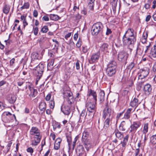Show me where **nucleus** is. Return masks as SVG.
Returning a JSON list of instances; mask_svg holds the SVG:
<instances>
[{"mask_svg": "<svg viewBox=\"0 0 156 156\" xmlns=\"http://www.w3.org/2000/svg\"><path fill=\"white\" fill-rule=\"evenodd\" d=\"M118 0H111V3L114 6L116 5Z\"/></svg>", "mask_w": 156, "mask_h": 156, "instance_id": "57", "label": "nucleus"}, {"mask_svg": "<svg viewBox=\"0 0 156 156\" xmlns=\"http://www.w3.org/2000/svg\"><path fill=\"white\" fill-rule=\"evenodd\" d=\"M135 64L133 62H131L128 66V69L131 70L134 67Z\"/></svg>", "mask_w": 156, "mask_h": 156, "instance_id": "44", "label": "nucleus"}, {"mask_svg": "<svg viewBox=\"0 0 156 156\" xmlns=\"http://www.w3.org/2000/svg\"><path fill=\"white\" fill-rule=\"evenodd\" d=\"M114 133L116 137L119 140H121L123 137V135L118 130H115Z\"/></svg>", "mask_w": 156, "mask_h": 156, "instance_id": "29", "label": "nucleus"}, {"mask_svg": "<svg viewBox=\"0 0 156 156\" xmlns=\"http://www.w3.org/2000/svg\"><path fill=\"white\" fill-rule=\"evenodd\" d=\"M66 137L67 141L68 142L69 147L70 148L71 146L72 138L70 133H67L66 134Z\"/></svg>", "mask_w": 156, "mask_h": 156, "instance_id": "31", "label": "nucleus"}, {"mask_svg": "<svg viewBox=\"0 0 156 156\" xmlns=\"http://www.w3.org/2000/svg\"><path fill=\"white\" fill-rule=\"evenodd\" d=\"M25 83V82L22 80H19L17 82V85L19 86H21L22 85H23Z\"/></svg>", "mask_w": 156, "mask_h": 156, "instance_id": "49", "label": "nucleus"}, {"mask_svg": "<svg viewBox=\"0 0 156 156\" xmlns=\"http://www.w3.org/2000/svg\"><path fill=\"white\" fill-rule=\"evenodd\" d=\"M28 89L26 91L27 97L29 99L31 100L32 98H35L37 95V90L31 87L30 85L28 86Z\"/></svg>", "mask_w": 156, "mask_h": 156, "instance_id": "5", "label": "nucleus"}, {"mask_svg": "<svg viewBox=\"0 0 156 156\" xmlns=\"http://www.w3.org/2000/svg\"><path fill=\"white\" fill-rule=\"evenodd\" d=\"M97 102H87L86 107L89 112L94 113L96 110Z\"/></svg>", "mask_w": 156, "mask_h": 156, "instance_id": "7", "label": "nucleus"}, {"mask_svg": "<svg viewBox=\"0 0 156 156\" xmlns=\"http://www.w3.org/2000/svg\"><path fill=\"white\" fill-rule=\"evenodd\" d=\"M44 68V64L43 62L39 63L36 67H35V73L38 80L41 78L42 76Z\"/></svg>", "mask_w": 156, "mask_h": 156, "instance_id": "4", "label": "nucleus"}, {"mask_svg": "<svg viewBox=\"0 0 156 156\" xmlns=\"http://www.w3.org/2000/svg\"><path fill=\"white\" fill-rule=\"evenodd\" d=\"M124 111L125 110H124L122 112H120L119 113H118L117 115L116 118H120L122 115L123 113H124Z\"/></svg>", "mask_w": 156, "mask_h": 156, "instance_id": "60", "label": "nucleus"}, {"mask_svg": "<svg viewBox=\"0 0 156 156\" xmlns=\"http://www.w3.org/2000/svg\"><path fill=\"white\" fill-rule=\"evenodd\" d=\"M55 103L54 101H51L49 102V106L52 109H53L54 107Z\"/></svg>", "mask_w": 156, "mask_h": 156, "instance_id": "46", "label": "nucleus"}, {"mask_svg": "<svg viewBox=\"0 0 156 156\" xmlns=\"http://www.w3.org/2000/svg\"><path fill=\"white\" fill-rule=\"evenodd\" d=\"M38 29V27H36L34 28V33L35 35H37V34Z\"/></svg>", "mask_w": 156, "mask_h": 156, "instance_id": "53", "label": "nucleus"}, {"mask_svg": "<svg viewBox=\"0 0 156 156\" xmlns=\"http://www.w3.org/2000/svg\"><path fill=\"white\" fill-rule=\"evenodd\" d=\"M116 72V69L107 68L106 73L109 76H112L114 75Z\"/></svg>", "mask_w": 156, "mask_h": 156, "instance_id": "16", "label": "nucleus"}, {"mask_svg": "<svg viewBox=\"0 0 156 156\" xmlns=\"http://www.w3.org/2000/svg\"><path fill=\"white\" fill-rule=\"evenodd\" d=\"M151 18V16L150 15H147L146 18V19H145L146 21L147 22L149 21L150 20Z\"/></svg>", "mask_w": 156, "mask_h": 156, "instance_id": "62", "label": "nucleus"}, {"mask_svg": "<svg viewBox=\"0 0 156 156\" xmlns=\"http://www.w3.org/2000/svg\"><path fill=\"white\" fill-rule=\"evenodd\" d=\"M5 104L2 102L0 101V108L2 110L5 108Z\"/></svg>", "mask_w": 156, "mask_h": 156, "instance_id": "48", "label": "nucleus"}, {"mask_svg": "<svg viewBox=\"0 0 156 156\" xmlns=\"http://www.w3.org/2000/svg\"><path fill=\"white\" fill-rule=\"evenodd\" d=\"M87 115V112H86V111L85 109H83L80 115V118L79 121L81 122L82 120H81V119L83 118H84L85 116Z\"/></svg>", "mask_w": 156, "mask_h": 156, "instance_id": "37", "label": "nucleus"}, {"mask_svg": "<svg viewBox=\"0 0 156 156\" xmlns=\"http://www.w3.org/2000/svg\"><path fill=\"white\" fill-rule=\"evenodd\" d=\"M89 134L88 132L85 131L83 133L82 139V143L87 151L92 147L90 140L88 139Z\"/></svg>", "mask_w": 156, "mask_h": 156, "instance_id": "3", "label": "nucleus"}, {"mask_svg": "<svg viewBox=\"0 0 156 156\" xmlns=\"http://www.w3.org/2000/svg\"><path fill=\"white\" fill-rule=\"evenodd\" d=\"M150 54L154 58L156 57V41L154 45V49H152L150 51Z\"/></svg>", "mask_w": 156, "mask_h": 156, "instance_id": "30", "label": "nucleus"}, {"mask_svg": "<svg viewBox=\"0 0 156 156\" xmlns=\"http://www.w3.org/2000/svg\"><path fill=\"white\" fill-rule=\"evenodd\" d=\"M64 98H67V101L68 104L71 105L73 102V98L72 96V93L69 91H67L63 93Z\"/></svg>", "mask_w": 156, "mask_h": 156, "instance_id": "8", "label": "nucleus"}, {"mask_svg": "<svg viewBox=\"0 0 156 156\" xmlns=\"http://www.w3.org/2000/svg\"><path fill=\"white\" fill-rule=\"evenodd\" d=\"M103 26L101 22H98L94 23L91 27V32L93 35L96 36L102 34L103 31Z\"/></svg>", "mask_w": 156, "mask_h": 156, "instance_id": "2", "label": "nucleus"}, {"mask_svg": "<svg viewBox=\"0 0 156 156\" xmlns=\"http://www.w3.org/2000/svg\"><path fill=\"white\" fill-rule=\"evenodd\" d=\"M76 68L77 70L79 69L80 68V64L79 63V61L77 60L76 64Z\"/></svg>", "mask_w": 156, "mask_h": 156, "instance_id": "59", "label": "nucleus"}, {"mask_svg": "<svg viewBox=\"0 0 156 156\" xmlns=\"http://www.w3.org/2000/svg\"><path fill=\"white\" fill-rule=\"evenodd\" d=\"M100 53L98 52L93 54L91 57V61L92 62H97L100 57Z\"/></svg>", "mask_w": 156, "mask_h": 156, "instance_id": "18", "label": "nucleus"}, {"mask_svg": "<svg viewBox=\"0 0 156 156\" xmlns=\"http://www.w3.org/2000/svg\"><path fill=\"white\" fill-rule=\"evenodd\" d=\"M87 95L89 97H92L93 100H94V101L97 102V96L96 91L91 89H90L88 91Z\"/></svg>", "mask_w": 156, "mask_h": 156, "instance_id": "13", "label": "nucleus"}, {"mask_svg": "<svg viewBox=\"0 0 156 156\" xmlns=\"http://www.w3.org/2000/svg\"><path fill=\"white\" fill-rule=\"evenodd\" d=\"M43 21H48L49 20V17L47 16H44L42 18Z\"/></svg>", "mask_w": 156, "mask_h": 156, "instance_id": "58", "label": "nucleus"}, {"mask_svg": "<svg viewBox=\"0 0 156 156\" xmlns=\"http://www.w3.org/2000/svg\"><path fill=\"white\" fill-rule=\"evenodd\" d=\"M48 27L47 26H44L41 30V32L43 33H46L48 31Z\"/></svg>", "mask_w": 156, "mask_h": 156, "instance_id": "43", "label": "nucleus"}, {"mask_svg": "<svg viewBox=\"0 0 156 156\" xmlns=\"http://www.w3.org/2000/svg\"><path fill=\"white\" fill-rule=\"evenodd\" d=\"M37 61L34 60H32L30 63V66L32 67L31 69H35V67L37 66L39 63V62H37Z\"/></svg>", "mask_w": 156, "mask_h": 156, "instance_id": "32", "label": "nucleus"}, {"mask_svg": "<svg viewBox=\"0 0 156 156\" xmlns=\"http://www.w3.org/2000/svg\"><path fill=\"white\" fill-rule=\"evenodd\" d=\"M151 0H148L147 3L145 4L144 5V7L146 9H148L150 8L151 4Z\"/></svg>", "mask_w": 156, "mask_h": 156, "instance_id": "42", "label": "nucleus"}, {"mask_svg": "<svg viewBox=\"0 0 156 156\" xmlns=\"http://www.w3.org/2000/svg\"><path fill=\"white\" fill-rule=\"evenodd\" d=\"M12 142H10L6 146L7 152H8L9 150H10V147L12 145Z\"/></svg>", "mask_w": 156, "mask_h": 156, "instance_id": "54", "label": "nucleus"}, {"mask_svg": "<svg viewBox=\"0 0 156 156\" xmlns=\"http://www.w3.org/2000/svg\"><path fill=\"white\" fill-rule=\"evenodd\" d=\"M148 125L147 123L144 124L143 129L142 131L143 133L144 134H146L148 131Z\"/></svg>", "mask_w": 156, "mask_h": 156, "instance_id": "36", "label": "nucleus"}, {"mask_svg": "<svg viewBox=\"0 0 156 156\" xmlns=\"http://www.w3.org/2000/svg\"><path fill=\"white\" fill-rule=\"evenodd\" d=\"M38 15V12L36 10H34L33 12V16L34 17H37Z\"/></svg>", "mask_w": 156, "mask_h": 156, "instance_id": "64", "label": "nucleus"}, {"mask_svg": "<svg viewBox=\"0 0 156 156\" xmlns=\"http://www.w3.org/2000/svg\"><path fill=\"white\" fill-rule=\"evenodd\" d=\"M107 68L116 69V63L115 62L112 61L110 62L107 66Z\"/></svg>", "mask_w": 156, "mask_h": 156, "instance_id": "28", "label": "nucleus"}, {"mask_svg": "<svg viewBox=\"0 0 156 156\" xmlns=\"http://www.w3.org/2000/svg\"><path fill=\"white\" fill-rule=\"evenodd\" d=\"M132 110V109L131 108L127 109L124 114L123 118L126 119H129L130 117Z\"/></svg>", "mask_w": 156, "mask_h": 156, "instance_id": "24", "label": "nucleus"}, {"mask_svg": "<svg viewBox=\"0 0 156 156\" xmlns=\"http://www.w3.org/2000/svg\"><path fill=\"white\" fill-rule=\"evenodd\" d=\"M125 122L123 121L122 122L120 125L119 126V129L120 131H124L125 130V128L124 127Z\"/></svg>", "mask_w": 156, "mask_h": 156, "instance_id": "39", "label": "nucleus"}, {"mask_svg": "<svg viewBox=\"0 0 156 156\" xmlns=\"http://www.w3.org/2000/svg\"><path fill=\"white\" fill-rule=\"evenodd\" d=\"M76 152L77 154H86L84 147L82 145L78 146Z\"/></svg>", "mask_w": 156, "mask_h": 156, "instance_id": "15", "label": "nucleus"}, {"mask_svg": "<svg viewBox=\"0 0 156 156\" xmlns=\"http://www.w3.org/2000/svg\"><path fill=\"white\" fill-rule=\"evenodd\" d=\"M29 6L30 4L28 2H25L24 4L21 7V10H22L24 9H27L29 8Z\"/></svg>", "mask_w": 156, "mask_h": 156, "instance_id": "40", "label": "nucleus"}, {"mask_svg": "<svg viewBox=\"0 0 156 156\" xmlns=\"http://www.w3.org/2000/svg\"><path fill=\"white\" fill-rule=\"evenodd\" d=\"M134 30L132 28H129L126 31L122 37L123 44L129 46L133 44L136 41V35H134Z\"/></svg>", "mask_w": 156, "mask_h": 156, "instance_id": "1", "label": "nucleus"}, {"mask_svg": "<svg viewBox=\"0 0 156 156\" xmlns=\"http://www.w3.org/2000/svg\"><path fill=\"white\" fill-rule=\"evenodd\" d=\"M50 17L51 20H57L60 19L58 16L55 14H51Z\"/></svg>", "mask_w": 156, "mask_h": 156, "instance_id": "35", "label": "nucleus"}, {"mask_svg": "<svg viewBox=\"0 0 156 156\" xmlns=\"http://www.w3.org/2000/svg\"><path fill=\"white\" fill-rule=\"evenodd\" d=\"M27 151L28 152H30V153H32L33 152V150L31 147L28 148L27 149Z\"/></svg>", "mask_w": 156, "mask_h": 156, "instance_id": "63", "label": "nucleus"}, {"mask_svg": "<svg viewBox=\"0 0 156 156\" xmlns=\"http://www.w3.org/2000/svg\"><path fill=\"white\" fill-rule=\"evenodd\" d=\"M100 49L101 51L105 53L108 52L110 48L108 45L107 43H105L102 45L100 48Z\"/></svg>", "mask_w": 156, "mask_h": 156, "instance_id": "20", "label": "nucleus"}, {"mask_svg": "<svg viewBox=\"0 0 156 156\" xmlns=\"http://www.w3.org/2000/svg\"><path fill=\"white\" fill-rule=\"evenodd\" d=\"M141 125V124L140 122H133V124L130 126L131 129L130 130V132L135 133L137 129Z\"/></svg>", "mask_w": 156, "mask_h": 156, "instance_id": "11", "label": "nucleus"}, {"mask_svg": "<svg viewBox=\"0 0 156 156\" xmlns=\"http://www.w3.org/2000/svg\"><path fill=\"white\" fill-rule=\"evenodd\" d=\"M34 140L32 141V144L36 146L39 143L41 139V137L40 135H35L34 136Z\"/></svg>", "mask_w": 156, "mask_h": 156, "instance_id": "14", "label": "nucleus"}, {"mask_svg": "<svg viewBox=\"0 0 156 156\" xmlns=\"http://www.w3.org/2000/svg\"><path fill=\"white\" fill-rule=\"evenodd\" d=\"M81 41L80 39H79L76 44V46L78 48H80L81 45Z\"/></svg>", "mask_w": 156, "mask_h": 156, "instance_id": "56", "label": "nucleus"}, {"mask_svg": "<svg viewBox=\"0 0 156 156\" xmlns=\"http://www.w3.org/2000/svg\"><path fill=\"white\" fill-rule=\"evenodd\" d=\"M54 59H51L50 62H49L48 64V67L53 66L54 63Z\"/></svg>", "mask_w": 156, "mask_h": 156, "instance_id": "47", "label": "nucleus"}, {"mask_svg": "<svg viewBox=\"0 0 156 156\" xmlns=\"http://www.w3.org/2000/svg\"><path fill=\"white\" fill-rule=\"evenodd\" d=\"M77 140V139L76 137L74 139V141H73V144L72 145V149L73 150L74 149V148L75 147V145H76V142Z\"/></svg>", "mask_w": 156, "mask_h": 156, "instance_id": "51", "label": "nucleus"}, {"mask_svg": "<svg viewBox=\"0 0 156 156\" xmlns=\"http://www.w3.org/2000/svg\"><path fill=\"white\" fill-rule=\"evenodd\" d=\"M15 63V59L14 58L12 59L10 62V65L11 66H13Z\"/></svg>", "mask_w": 156, "mask_h": 156, "instance_id": "52", "label": "nucleus"}, {"mask_svg": "<svg viewBox=\"0 0 156 156\" xmlns=\"http://www.w3.org/2000/svg\"><path fill=\"white\" fill-rule=\"evenodd\" d=\"M30 133L31 135H40V130L37 127H33L30 130Z\"/></svg>", "mask_w": 156, "mask_h": 156, "instance_id": "21", "label": "nucleus"}, {"mask_svg": "<svg viewBox=\"0 0 156 156\" xmlns=\"http://www.w3.org/2000/svg\"><path fill=\"white\" fill-rule=\"evenodd\" d=\"M62 139L61 138H57L55 141L54 146V149L56 150H58L60 147Z\"/></svg>", "mask_w": 156, "mask_h": 156, "instance_id": "22", "label": "nucleus"}, {"mask_svg": "<svg viewBox=\"0 0 156 156\" xmlns=\"http://www.w3.org/2000/svg\"><path fill=\"white\" fill-rule=\"evenodd\" d=\"M61 111L65 115H68L71 112L70 107L68 105H62L61 107Z\"/></svg>", "mask_w": 156, "mask_h": 156, "instance_id": "12", "label": "nucleus"}, {"mask_svg": "<svg viewBox=\"0 0 156 156\" xmlns=\"http://www.w3.org/2000/svg\"><path fill=\"white\" fill-rule=\"evenodd\" d=\"M113 111L112 110L111 106L108 105L107 103L105 105V108L103 111V118L105 119L107 118H112L111 115L112 114Z\"/></svg>", "mask_w": 156, "mask_h": 156, "instance_id": "6", "label": "nucleus"}, {"mask_svg": "<svg viewBox=\"0 0 156 156\" xmlns=\"http://www.w3.org/2000/svg\"><path fill=\"white\" fill-rule=\"evenodd\" d=\"M148 36V33L147 32H144L143 34L142 38L147 39Z\"/></svg>", "mask_w": 156, "mask_h": 156, "instance_id": "55", "label": "nucleus"}, {"mask_svg": "<svg viewBox=\"0 0 156 156\" xmlns=\"http://www.w3.org/2000/svg\"><path fill=\"white\" fill-rule=\"evenodd\" d=\"M112 118H107V119L105 120L104 122V126L106 127H108L111 123V119Z\"/></svg>", "mask_w": 156, "mask_h": 156, "instance_id": "34", "label": "nucleus"}, {"mask_svg": "<svg viewBox=\"0 0 156 156\" xmlns=\"http://www.w3.org/2000/svg\"><path fill=\"white\" fill-rule=\"evenodd\" d=\"M112 32V31L111 30L108 28H107V31L106 33V34L107 35H108L109 34H111Z\"/></svg>", "mask_w": 156, "mask_h": 156, "instance_id": "61", "label": "nucleus"}, {"mask_svg": "<svg viewBox=\"0 0 156 156\" xmlns=\"http://www.w3.org/2000/svg\"><path fill=\"white\" fill-rule=\"evenodd\" d=\"M128 56V54L127 53L123 51H121L120 52L118 55V59L120 61H125L127 59Z\"/></svg>", "mask_w": 156, "mask_h": 156, "instance_id": "10", "label": "nucleus"}, {"mask_svg": "<svg viewBox=\"0 0 156 156\" xmlns=\"http://www.w3.org/2000/svg\"><path fill=\"white\" fill-rule=\"evenodd\" d=\"M4 113H5L6 115V117L8 118L9 117H14L16 119V117L14 114L12 115L11 113L9 112H5Z\"/></svg>", "mask_w": 156, "mask_h": 156, "instance_id": "41", "label": "nucleus"}, {"mask_svg": "<svg viewBox=\"0 0 156 156\" xmlns=\"http://www.w3.org/2000/svg\"><path fill=\"white\" fill-rule=\"evenodd\" d=\"M139 104L138 99L134 98L133 100L131 101L130 103V105L133 107H136Z\"/></svg>", "mask_w": 156, "mask_h": 156, "instance_id": "23", "label": "nucleus"}, {"mask_svg": "<svg viewBox=\"0 0 156 156\" xmlns=\"http://www.w3.org/2000/svg\"><path fill=\"white\" fill-rule=\"evenodd\" d=\"M31 58L32 60L37 61H38V60L41 58V57L39 56V55L37 52L33 53L31 55Z\"/></svg>", "mask_w": 156, "mask_h": 156, "instance_id": "26", "label": "nucleus"}, {"mask_svg": "<svg viewBox=\"0 0 156 156\" xmlns=\"http://www.w3.org/2000/svg\"><path fill=\"white\" fill-rule=\"evenodd\" d=\"M149 72V69L145 68L141 69L140 70V72L138 73V75L141 77V79L144 78L148 75Z\"/></svg>", "mask_w": 156, "mask_h": 156, "instance_id": "9", "label": "nucleus"}, {"mask_svg": "<svg viewBox=\"0 0 156 156\" xmlns=\"http://www.w3.org/2000/svg\"><path fill=\"white\" fill-rule=\"evenodd\" d=\"M10 9V7L9 5H5L4 6L3 9V13L6 14H7L9 12Z\"/></svg>", "mask_w": 156, "mask_h": 156, "instance_id": "33", "label": "nucleus"}, {"mask_svg": "<svg viewBox=\"0 0 156 156\" xmlns=\"http://www.w3.org/2000/svg\"><path fill=\"white\" fill-rule=\"evenodd\" d=\"M105 93L104 91L101 90L99 94V97L101 103L102 102L105 100Z\"/></svg>", "mask_w": 156, "mask_h": 156, "instance_id": "27", "label": "nucleus"}, {"mask_svg": "<svg viewBox=\"0 0 156 156\" xmlns=\"http://www.w3.org/2000/svg\"><path fill=\"white\" fill-rule=\"evenodd\" d=\"M150 142L154 144H156V136L155 135L152 136L150 137Z\"/></svg>", "mask_w": 156, "mask_h": 156, "instance_id": "38", "label": "nucleus"}, {"mask_svg": "<svg viewBox=\"0 0 156 156\" xmlns=\"http://www.w3.org/2000/svg\"><path fill=\"white\" fill-rule=\"evenodd\" d=\"M151 90V87L150 84H147L144 85V90L146 94L149 95L150 94Z\"/></svg>", "mask_w": 156, "mask_h": 156, "instance_id": "17", "label": "nucleus"}, {"mask_svg": "<svg viewBox=\"0 0 156 156\" xmlns=\"http://www.w3.org/2000/svg\"><path fill=\"white\" fill-rule=\"evenodd\" d=\"M94 3H88V6L89 9L91 10H93L94 9Z\"/></svg>", "mask_w": 156, "mask_h": 156, "instance_id": "45", "label": "nucleus"}, {"mask_svg": "<svg viewBox=\"0 0 156 156\" xmlns=\"http://www.w3.org/2000/svg\"><path fill=\"white\" fill-rule=\"evenodd\" d=\"M82 51L84 53H86L88 49V48L87 46L82 47Z\"/></svg>", "mask_w": 156, "mask_h": 156, "instance_id": "50", "label": "nucleus"}, {"mask_svg": "<svg viewBox=\"0 0 156 156\" xmlns=\"http://www.w3.org/2000/svg\"><path fill=\"white\" fill-rule=\"evenodd\" d=\"M16 97L14 95L10 94L9 95L7 98L10 104L14 103L16 101Z\"/></svg>", "mask_w": 156, "mask_h": 156, "instance_id": "19", "label": "nucleus"}, {"mask_svg": "<svg viewBox=\"0 0 156 156\" xmlns=\"http://www.w3.org/2000/svg\"><path fill=\"white\" fill-rule=\"evenodd\" d=\"M39 108L41 111L44 112L46 108V104L45 102H41L39 105Z\"/></svg>", "mask_w": 156, "mask_h": 156, "instance_id": "25", "label": "nucleus"}]
</instances>
